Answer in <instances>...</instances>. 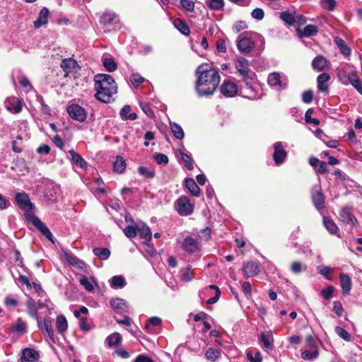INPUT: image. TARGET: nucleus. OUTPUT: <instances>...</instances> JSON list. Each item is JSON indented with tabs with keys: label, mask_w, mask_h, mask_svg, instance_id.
<instances>
[{
	"label": "nucleus",
	"mask_w": 362,
	"mask_h": 362,
	"mask_svg": "<svg viewBox=\"0 0 362 362\" xmlns=\"http://www.w3.org/2000/svg\"><path fill=\"white\" fill-rule=\"evenodd\" d=\"M196 74L197 79L195 90L197 94L201 97L212 95L220 83L218 69L208 65H202L197 69Z\"/></svg>",
	"instance_id": "f257e3e1"
},
{
	"label": "nucleus",
	"mask_w": 362,
	"mask_h": 362,
	"mask_svg": "<svg viewBox=\"0 0 362 362\" xmlns=\"http://www.w3.org/2000/svg\"><path fill=\"white\" fill-rule=\"evenodd\" d=\"M16 202L18 207L25 211V217L28 219L43 235L49 240L54 242V237L49 229L35 215L30 214L34 208L33 204L30 202L28 195L25 192L17 193Z\"/></svg>",
	"instance_id": "f03ea898"
},
{
	"label": "nucleus",
	"mask_w": 362,
	"mask_h": 362,
	"mask_svg": "<svg viewBox=\"0 0 362 362\" xmlns=\"http://www.w3.org/2000/svg\"><path fill=\"white\" fill-rule=\"evenodd\" d=\"M95 98L103 103H110L112 97L117 93V87L114 78L108 74H98L95 76Z\"/></svg>",
	"instance_id": "7ed1b4c3"
},
{
	"label": "nucleus",
	"mask_w": 362,
	"mask_h": 362,
	"mask_svg": "<svg viewBox=\"0 0 362 362\" xmlns=\"http://www.w3.org/2000/svg\"><path fill=\"white\" fill-rule=\"evenodd\" d=\"M234 65L237 72L241 76L242 81L256 78V74L250 69V62L245 58L237 57L234 60Z\"/></svg>",
	"instance_id": "20e7f679"
},
{
	"label": "nucleus",
	"mask_w": 362,
	"mask_h": 362,
	"mask_svg": "<svg viewBox=\"0 0 362 362\" xmlns=\"http://www.w3.org/2000/svg\"><path fill=\"white\" fill-rule=\"evenodd\" d=\"M256 80V78H253L252 79L247 78L243 81L245 86L241 88V92L244 97L250 100L260 98V97L258 96V90H259V88Z\"/></svg>",
	"instance_id": "39448f33"
},
{
	"label": "nucleus",
	"mask_w": 362,
	"mask_h": 362,
	"mask_svg": "<svg viewBox=\"0 0 362 362\" xmlns=\"http://www.w3.org/2000/svg\"><path fill=\"white\" fill-rule=\"evenodd\" d=\"M267 83L271 87L285 90L288 87V81L285 75L274 71L268 75Z\"/></svg>",
	"instance_id": "423d86ee"
},
{
	"label": "nucleus",
	"mask_w": 362,
	"mask_h": 362,
	"mask_svg": "<svg viewBox=\"0 0 362 362\" xmlns=\"http://www.w3.org/2000/svg\"><path fill=\"white\" fill-rule=\"evenodd\" d=\"M175 208L181 216H188L193 212L194 207L186 197H180L175 203Z\"/></svg>",
	"instance_id": "0eeeda50"
},
{
	"label": "nucleus",
	"mask_w": 362,
	"mask_h": 362,
	"mask_svg": "<svg viewBox=\"0 0 362 362\" xmlns=\"http://www.w3.org/2000/svg\"><path fill=\"white\" fill-rule=\"evenodd\" d=\"M67 112L69 116L78 122H84L87 118V112L78 104H71L68 106Z\"/></svg>",
	"instance_id": "6e6552de"
},
{
	"label": "nucleus",
	"mask_w": 362,
	"mask_h": 362,
	"mask_svg": "<svg viewBox=\"0 0 362 362\" xmlns=\"http://www.w3.org/2000/svg\"><path fill=\"white\" fill-rule=\"evenodd\" d=\"M312 199L315 208L320 211L325 206V196L320 184L315 185L312 189Z\"/></svg>",
	"instance_id": "1a4fd4ad"
},
{
	"label": "nucleus",
	"mask_w": 362,
	"mask_h": 362,
	"mask_svg": "<svg viewBox=\"0 0 362 362\" xmlns=\"http://www.w3.org/2000/svg\"><path fill=\"white\" fill-rule=\"evenodd\" d=\"M274 152L273 153V159L276 165L282 164L287 157V152L285 150L282 142L278 141L274 144Z\"/></svg>",
	"instance_id": "9d476101"
},
{
	"label": "nucleus",
	"mask_w": 362,
	"mask_h": 362,
	"mask_svg": "<svg viewBox=\"0 0 362 362\" xmlns=\"http://www.w3.org/2000/svg\"><path fill=\"white\" fill-rule=\"evenodd\" d=\"M352 208L346 206L343 208L339 213L341 220L346 224H350L354 227H358L359 223L357 218L353 215L351 212Z\"/></svg>",
	"instance_id": "9b49d317"
},
{
	"label": "nucleus",
	"mask_w": 362,
	"mask_h": 362,
	"mask_svg": "<svg viewBox=\"0 0 362 362\" xmlns=\"http://www.w3.org/2000/svg\"><path fill=\"white\" fill-rule=\"evenodd\" d=\"M182 249L187 253H195L200 250L198 240L191 236L186 237L182 244Z\"/></svg>",
	"instance_id": "f8f14e48"
},
{
	"label": "nucleus",
	"mask_w": 362,
	"mask_h": 362,
	"mask_svg": "<svg viewBox=\"0 0 362 362\" xmlns=\"http://www.w3.org/2000/svg\"><path fill=\"white\" fill-rule=\"evenodd\" d=\"M259 340L262 343V347L264 351L269 353L273 350L274 338L272 331H267L261 333L259 336Z\"/></svg>",
	"instance_id": "ddd939ff"
},
{
	"label": "nucleus",
	"mask_w": 362,
	"mask_h": 362,
	"mask_svg": "<svg viewBox=\"0 0 362 362\" xmlns=\"http://www.w3.org/2000/svg\"><path fill=\"white\" fill-rule=\"evenodd\" d=\"M5 105L9 112L18 114L22 110L23 100L15 97L9 98L6 100Z\"/></svg>",
	"instance_id": "4468645a"
},
{
	"label": "nucleus",
	"mask_w": 362,
	"mask_h": 362,
	"mask_svg": "<svg viewBox=\"0 0 362 362\" xmlns=\"http://www.w3.org/2000/svg\"><path fill=\"white\" fill-rule=\"evenodd\" d=\"M243 274L246 278L257 275L259 272V264L257 262H248L243 264Z\"/></svg>",
	"instance_id": "2eb2a0df"
},
{
	"label": "nucleus",
	"mask_w": 362,
	"mask_h": 362,
	"mask_svg": "<svg viewBox=\"0 0 362 362\" xmlns=\"http://www.w3.org/2000/svg\"><path fill=\"white\" fill-rule=\"evenodd\" d=\"M238 91L235 83L230 81H225L221 86V93L226 97H233Z\"/></svg>",
	"instance_id": "dca6fc26"
},
{
	"label": "nucleus",
	"mask_w": 362,
	"mask_h": 362,
	"mask_svg": "<svg viewBox=\"0 0 362 362\" xmlns=\"http://www.w3.org/2000/svg\"><path fill=\"white\" fill-rule=\"evenodd\" d=\"M119 21V16L115 12L111 11L103 13L100 20V23L105 26L117 24Z\"/></svg>",
	"instance_id": "f3484780"
},
{
	"label": "nucleus",
	"mask_w": 362,
	"mask_h": 362,
	"mask_svg": "<svg viewBox=\"0 0 362 362\" xmlns=\"http://www.w3.org/2000/svg\"><path fill=\"white\" fill-rule=\"evenodd\" d=\"M40 354L33 349L26 348L22 350L21 362H37Z\"/></svg>",
	"instance_id": "a211bd4d"
},
{
	"label": "nucleus",
	"mask_w": 362,
	"mask_h": 362,
	"mask_svg": "<svg viewBox=\"0 0 362 362\" xmlns=\"http://www.w3.org/2000/svg\"><path fill=\"white\" fill-rule=\"evenodd\" d=\"M254 42L249 37L238 38L237 40V47L238 49L245 53L250 52L254 48Z\"/></svg>",
	"instance_id": "6ab92c4d"
},
{
	"label": "nucleus",
	"mask_w": 362,
	"mask_h": 362,
	"mask_svg": "<svg viewBox=\"0 0 362 362\" xmlns=\"http://www.w3.org/2000/svg\"><path fill=\"white\" fill-rule=\"evenodd\" d=\"M111 308L118 313L128 312V305L125 300L122 298H112L110 300Z\"/></svg>",
	"instance_id": "aec40b11"
},
{
	"label": "nucleus",
	"mask_w": 362,
	"mask_h": 362,
	"mask_svg": "<svg viewBox=\"0 0 362 362\" xmlns=\"http://www.w3.org/2000/svg\"><path fill=\"white\" fill-rule=\"evenodd\" d=\"M349 84L352 86L362 95V81L355 70L349 71Z\"/></svg>",
	"instance_id": "412c9836"
},
{
	"label": "nucleus",
	"mask_w": 362,
	"mask_h": 362,
	"mask_svg": "<svg viewBox=\"0 0 362 362\" xmlns=\"http://www.w3.org/2000/svg\"><path fill=\"white\" fill-rule=\"evenodd\" d=\"M61 67L65 72L71 73L76 72L78 65L75 59L72 58H68L62 60V62H61Z\"/></svg>",
	"instance_id": "4be33fe9"
},
{
	"label": "nucleus",
	"mask_w": 362,
	"mask_h": 362,
	"mask_svg": "<svg viewBox=\"0 0 362 362\" xmlns=\"http://www.w3.org/2000/svg\"><path fill=\"white\" fill-rule=\"evenodd\" d=\"M312 65L314 69L322 71L329 67V62L324 57L317 56L313 60Z\"/></svg>",
	"instance_id": "5701e85b"
},
{
	"label": "nucleus",
	"mask_w": 362,
	"mask_h": 362,
	"mask_svg": "<svg viewBox=\"0 0 362 362\" xmlns=\"http://www.w3.org/2000/svg\"><path fill=\"white\" fill-rule=\"evenodd\" d=\"M329 74L327 73H322L317 76V88L320 92L326 93L328 91L329 87L327 82L329 80Z\"/></svg>",
	"instance_id": "b1692460"
},
{
	"label": "nucleus",
	"mask_w": 362,
	"mask_h": 362,
	"mask_svg": "<svg viewBox=\"0 0 362 362\" xmlns=\"http://www.w3.org/2000/svg\"><path fill=\"white\" fill-rule=\"evenodd\" d=\"M340 285L344 294L349 293L351 289V279L348 274L341 273L339 275Z\"/></svg>",
	"instance_id": "393cba45"
},
{
	"label": "nucleus",
	"mask_w": 362,
	"mask_h": 362,
	"mask_svg": "<svg viewBox=\"0 0 362 362\" xmlns=\"http://www.w3.org/2000/svg\"><path fill=\"white\" fill-rule=\"evenodd\" d=\"M69 153L71 156V159L73 163L82 169L87 168V162L78 153L71 149L69 151Z\"/></svg>",
	"instance_id": "a878e982"
},
{
	"label": "nucleus",
	"mask_w": 362,
	"mask_h": 362,
	"mask_svg": "<svg viewBox=\"0 0 362 362\" xmlns=\"http://www.w3.org/2000/svg\"><path fill=\"white\" fill-rule=\"evenodd\" d=\"M37 325L40 329L46 332L51 340L54 341V330L50 320L45 319L42 322L37 320Z\"/></svg>",
	"instance_id": "bb28decb"
},
{
	"label": "nucleus",
	"mask_w": 362,
	"mask_h": 362,
	"mask_svg": "<svg viewBox=\"0 0 362 362\" xmlns=\"http://www.w3.org/2000/svg\"><path fill=\"white\" fill-rule=\"evenodd\" d=\"M109 284L112 288L119 289L124 288L126 286L127 282L123 276L117 275L112 276L109 280Z\"/></svg>",
	"instance_id": "cd10ccee"
},
{
	"label": "nucleus",
	"mask_w": 362,
	"mask_h": 362,
	"mask_svg": "<svg viewBox=\"0 0 362 362\" xmlns=\"http://www.w3.org/2000/svg\"><path fill=\"white\" fill-rule=\"evenodd\" d=\"M25 305L28 313L30 316L37 320V311L40 308V305H37L36 302L33 299L28 300Z\"/></svg>",
	"instance_id": "c85d7f7f"
},
{
	"label": "nucleus",
	"mask_w": 362,
	"mask_h": 362,
	"mask_svg": "<svg viewBox=\"0 0 362 362\" xmlns=\"http://www.w3.org/2000/svg\"><path fill=\"white\" fill-rule=\"evenodd\" d=\"M49 13V10L47 8H43L40 11L37 19L34 22V25L35 28H39L42 25L47 24Z\"/></svg>",
	"instance_id": "c756f323"
},
{
	"label": "nucleus",
	"mask_w": 362,
	"mask_h": 362,
	"mask_svg": "<svg viewBox=\"0 0 362 362\" xmlns=\"http://www.w3.org/2000/svg\"><path fill=\"white\" fill-rule=\"evenodd\" d=\"M180 279L185 282L191 281L194 277V272L190 266H187L180 269Z\"/></svg>",
	"instance_id": "7c9ffc66"
},
{
	"label": "nucleus",
	"mask_w": 362,
	"mask_h": 362,
	"mask_svg": "<svg viewBox=\"0 0 362 362\" xmlns=\"http://www.w3.org/2000/svg\"><path fill=\"white\" fill-rule=\"evenodd\" d=\"M174 26L184 35H189L190 30L188 25L179 18H177L173 21Z\"/></svg>",
	"instance_id": "2f4dec72"
},
{
	"label": "nucleus",
	"mask_w": 362,
	"mask_h": 362,
	"mask_svg": "<svg viewBox=\"0 0 362 362\" xmlns=\"http://www.w3.org/2000/svg\"><path fill=\"white\" fill-rule=\"evenodd\" d=\"M131 107L129 105H124L119 112L120 117L122 120H134L136 119L137 115L135 112L130 113Z\"/></svg>",
	"instance_id": "473e14b6"
},
{
	"label": "nucleus",
	"mask_w": 362,
	"mask_h": 362,
	"mask_svg": "<svg viewBox=\"0 0 362 362\" xmlns=\"http://www.w3.org/2000/svg\"><path fill=\"white\" fill-rule=\"evenodd\" d=\"M185 187L193 196H199L200 189L192 178H187L185 180Z\"/></svg>",
	"instance_id": "72a5a7b5"
},
{
	"label": "nucleus",
	"mask_w": 362,
	"mask_h": 362,
	"mask_svg": "<svg viewBox=\"0 0 362 362\" xmlns=\"http://www.w3.org/2000/svg\"><path fill=\"white\" fill-rule=\"evenodd\" d=\"M295 11H283L280 13V18L288 26L295 25Z\"/></svg>",
	"instance_id": "f704fd0d"
},
{
	"label": "nucleus",
	"mask_w": 362,
	"mask_h": 362,
	"mask_svg": "<svg viewBox=\"0 0 362 362\" xmlns=\"http://www.w3.org/2000/svg\"><path fill=\"white\" fill-rule=\"evenodd\" d=\"M138 233L141 238L145 239L147 241L151 240L152 233L147 225L142 223L141 226H138Z\"/></svg>",
	"instance_id": "c9c22d12"
},
{
	"label": "nucleus",
	"mask_w": 362,
	"mask_h": 362,
	"mask_svg": "<svg viewBox=\"0 0 362 362\" xmlns=\"http://www.w3.org/2000/svg\"><path fill=\"white\" fill-rule=\"evenodd\" d=\"M102 61L104 67L109 72H112L117 69V65L112 57H103Z\"/></svg>",
	"instance_id": "e433bc0d"
},
{
	"label": "nucleus",
	"mask_w": 362,
	"mask_h": 362,
	"mask_svg": "<svg viewBox=\"0 0 362 362\" xmlns=\"http://www.w3.org/2000/svg\"><path fill=\"white\" fill-rule=\"evenodd\" d=\"M12 330L15 332L24 334L27 332V323L18 318L12 325Z\"/></svg>",
	"instance_id": "4c0bfd02"
},
{
	"label": "nucleus",
	"mask_w": 362,
	"mask_h": 362,
	"mask_svg": "<svg viewBox=\"0 0 362 362\" xmlns=\"http://www.w3.org/2000/svg\"><path fill=\"white\" fill-rule=\"evenodd\" d=\"M56 327L59 333L63 334L68 327V322L64 315H59L56 320Z\"/></svg>",
	"instance_id": "58836bf2"
},
{
	"label": "nucleus",
	"mask_w": 362,
	"mask_h": 362,
	"mask_svg": "<svg viewBox=\"0 0 362 362\" xmlns=\"http://www.w3.org/2000/svg\"><path fill=\"white\" fill-rule=\"evenodd\" d=\"M336 74L337 76V78L339 81L345 86L349 85V72H347L343 68H337L336 69Z\"/></svg>",
	"instance_id": "ea45409f"
},
{
	"label": "nucleus",
	"mask_w": 362,
	"mask_h": 362,
	"mask_svg": "<svg viewBox=\"0 0 362 362\" xmlns=\"http://www.w3.org/2000/svg\"><path fill=\"white\" fill-rule=\"evenodd\" d=\"M323 224L326 229L333 235H337L339 232V228L336 225V223L330 218H323Z\"/></svg>",
	"instance_id": "a19ab883"
},
{
	"label": "nucleus",
	"mask_w": 362,
	"mask_h": 362,
	"mask_svg": "<svg viewBox=\"0 0 362 362\" xmlns=\"http://www.w3.org/2000/svg\"><path fill=\"white\" fill-rule=\"evenodd\" d=\"M334 42L342 54L344 56H349L351 54V49L346 45L343 39L337 37L334 39Z\"/></svg>",
	"instance_id": "79ce46f5"
},
{
	"label": "nucleus",
	"mask_w": 362,
	"mask_h": 362,
	"mask_svg": "<svg viewBox=\"0 0 362 362\" xmlns=\"http://www.w3.org/2000/svg\"><path fill=\"white\" fill-rule=\"evenodd\" d=\"M170 126L171 132L176 139H182L184 138V131L180 124L176 122H170Z\"/></svg>",
	"instance_id": "37998d69"
},
{
	"label": "nucleus",
	"mask_w": 362,
	"mask_h": 362,
	"mask_svg": "<svg viewBox=\"0 0 362 362\" xmlns=\"http://www.w3.org/2000/svg\"><path fill=\"white\" fill-rule=\"evenodd\" d=\"M93 252L102 260H106L110 256V251L107 248L95 247L93 250Z\"/></svg>",
	"instance_id": "c03bdc74"
},
{
	"label": "nucleus",
	"mask_w": 362,
	"mask_h": 362,
	"mask_svg": "<svg viewBox=\"0 0 362 362\" xmlns=\"http://www.w3.org/2000/svg\"><path fill=\"white\" fill-rule=\"evenodd\" d=\"M221 356V352L219 350L214 348H209L205 353V358L208 361L214 362L218 359Z\"/></svg>",
	"instance_id": "a18cd8bd"
},
{
	"label": "nucleus",
	"mask_w": 362,
	"mask_h": 362,
	"mask_svg": "<svg viewBox=\"0 0 362 362\" xmlns=\"http://www.w3.org/2000/svg\"><path fill=\"white\" fill-rule=\"evenodd\" d=\"M122 341V337L118 332H114L106 338V341L109 346H113L119 344Z\"/></svg>",
	"instance_id": "49530a36"
},
{
	"label": "nucleus",
	"mask_w": 362,
	"mask_h": 362,
	"mask_svg": "<svg viewBox=\"0 0 362 362\" xmlns=\"http://www.w3.org/2000/svg\"><path fill=\"white\" fill-rule=\"evenodd\" d=\"M139 173L146 179H153L155 177V170L144 166H140L138 168Z\"/></svg>",
	"instance_id": "de8ad7c7"
},
{
	"label": "nucleus",
	"mask_w": 362,
	"mask_h": 362,
	"mask_svg": "<svg viewBox=\"0 0 362 362\" xmlns=\"http://www.w3.org/2000/svg\"><path fill=\"white\" fill-rule=\"evenodd\" d=\"M126 168V163L121 157H117L114 163V171L118 173H122Z\"/></svg>",
	"instance_id": "09e8293b"
},
{
	"label": "nucleus",
	"mask_w": 362,
	"mask_h": 362,
	"mask_svg": "<svg viewBox=\"0 0 362 362\" xmlns=\"http://www.w3.org/2000/svg\"><path fill=\"white\" fill-rule=\"evenodd\" d=\"M319 356V351L317 349H313L312 351L308 350H305L301 354V358L306 361H311Z\"/></svg>",
	"instance_id": "8fccbe9b"
},
{
	"label": "nucleus",
	"mask_w": 362,
	"mask_h": 362,
	"mask_svg": "<svg viewBox=\"0 0 362 362\" xmlns=\"http://www.w3.org/2000/svg\"><path fill=\"white\" fill-rule=\"evenodd\" d=\"M318 33V28L315 25H308L304 28L303 35L300 37H310L317 35Z\"/></svg>",
	"instance_id": "3c124183"
},
{
	"label": "nucleus",
	"mask_w": 362,
	"mask_h": 362,
	"mask_svg": "<svg viewBox=\"0 0 362 362\" xmlns=\"http://www.w3.org/2000/svg\"><path fill=\"white\" fill-rule=\"evenodd\" d=\"M180 156H181L182 160L185 163V167L188 170H192L194 168V163H193V160H192V157L190 156V155L180 151Z\"/></svg>",
	"instance_id": "603ef678"
},
{
	"label": "nucleus",
	"mask_w": 362,
	"mask_h": 362,
	"mask_svg": "<svg viewBox=\"0 0 362 362\" xmlns=\"http://www.w3.org/2000/svg\"><path fill=\"white\" fill-rule=\"evenodd\" d=\"M124 235L129 238H134L138 233V226H128L124 228Z\"/></svg>",
	"instance_id": "864d4df0"
},
{
	"label": "nucleus",
	"mask_w": 362,
	"mask_h": 362,
	"mask_svg": "<svg viewBox=\"0 0 362 362\" xmlns=\"http://www.w3.org/2000/svg\"><path fill=\"white\" fill-rule=\"evenodd\" d=\"M291 271L294 274H299L307 269V266L300 262H293L291 265Z\"/></svg>",
	"instance_id": "5fc2aeb1"
},
{
	"label": "nucleus",
	"mask_w": 362,
	"mask_h": 362,
	"mask_svg": "<svg viewBox=\"0 0 362 362\" xmlns=\"http://www.w3.org/2000/svg\"><path fill=\"white\" fill-rule=\"evenodd\" d=\"M223 0H208L207 6L213 10H220L223 7Z\"/></svg>",
	"instance_id": "6e6d98bb"
},
{
	"label": "nucleus",
	"mask_w": 362,
	"mask_h": 362,
	"mask_svg": "<svg viewBox=\"0 0 362 362\" xmlns=\"http://www.w3.org/2000/svg\"><path fill=\"white\" fill-rule=\"evenodd\" d=\"M209 288L215 290L216 293L214 297H211L207 300V303L208 304H214V303H216L218 301V300L219 299L220 295H221V291L218 288V287L216 286V285H210Z\"/></svg>",
	"instance_id": "4d7b16f0"
},
{
	"label": "nucleus",
	"mask_w": 362,
	"mask_h": 362,
	"mask_svg": "<svg viewBox=\"0 0 362 362\" xmlns=\"http://www.w3.org/2000/svg\"><path fill=\"white\" fill-rule=\"evenodd\" d=\"M130 81L135 88L139 87L144 81V78L139 74H132L130 76Z\"/></svg>",
	"instance_id": "13d9d810"
},
{
	"label": "nucleus",
	"mask_w": 362,
	"mask_h": 362,
	"mask_svg": "<svg viewBox=\"0 0 362 362\" xmlns=\"http://www.w3.org/2000/svg\"><path fill=\"white\" fill-rule=\"evenodd\" d=\"M335 332L337 334L338 336H339L341 338H342L345 341H349L351 340L350 334L344 329H343L340 327H336Z\"/></svg>",
	"instance_id": "bf43d9fd"
},
{
	"label": "nucleus",
	"mask_w": 362,
	"mask_h": 362,
	"mask_svg": "<svg viewBox=\"0 0 362 362\" xmlns=\"http://www.w3.org/2000/svg\"><path fill=\"white\" fill-rule=\"evenodd\" d=\"M336 0H320L321 6L328 11H333L336 6Z\"/></svg>",
	"instance_id": "052dcab7"
},
{
	"label": "nucleus",
	"mask_w": 362,
	"mask_h": 362,
	"mask_svg": "<svg viewBox=\"0 0 362 362\" xmlns=\"http://www.w3.org/2000/svg\"><path fill=\"white\" fill-rule=\"evenodd\" d=\"M162 320L158 317H151L148 319V323L146 325L145 328L150 331L151 326H158L161 324Z\"/></svg>",
	"instance_id": "680f3d73"
},
{
	"label": "nucleus",
	"mask_w": 362,
	"mask_h": 362,
	"mask_svg": "<svg viewBox=\"0 0 362 362\" xmlns=\"http://www.w3.org/2000/svg\"><path fill=\"white\" fill-rule=\"evenodd\" d=\"M153 158L156 162L160 164H167L168 163V158L165 154L158 153L153 155Z\"/></svg>",
	"instance_id": "e2e57ef3"
},
{
	"label": "nucleus",
	"mask_w": 362,
	"mask_h": 362,
	"mask_svg": "<svg viewBox=\"0 0 362 362\" xmlns=\"http://www.w3.org/2000/svg\"><path fill=\"white\" fill-rule=\"evenodd\" d=\"M247 357L250 362H262V356L258 351L255 352V356H253V351H249L247 353Z\"/></svg>",
	"instance_id": "0e129e2a"
},
{
	"label": "nucleus",
	"mask_w": 362,
	"mask_h": 362,
	"mask_svg": "<svg viewBox=\"0 0 362 362\" xmlns=\"http://www.w3.org/2000/svg\"><path fill=\"white\" fill-rule=\"evenodd\" d=\"M79 320V327L83 332H88L90 330L91 327L88 323V319L86 317H81L78 318Z\"/></svg>",
	"instance_id": "69168bd1"
},
{
	"label": "nucleus",
	"mask_w": 362,
	"mask_h": 362,
	"mask_svg": "<svg viewBox=\"0 0 362 362\" xmlns=\"http://www.w3.org/2000/svg\"><path fill=\"white\" fill-rule=\"evenodd\" d=\"M333 292V286H329L327 288L322 289L321 295L325 299L329 300L332 297Z\"/></svg>",
	"instance_id": "338daca9"
},
{
	"label": "nucleus",
	"mask_w": 362,
	"mask_h": 362,
	"mask_svg": "<svg viewBox=\"0 0 362 362\" xmlns=\"http://www.w3.org/2000/svg\"><path fill=\"white\" fill-rule=\"evenodd\" d=\"M79 282L88 291H92L94 289L93 284L89 281L88 277L86 276L81 277Z\"/></svg>",
	"instance_id": "774afa93"
}]
</instances>
